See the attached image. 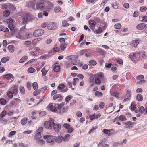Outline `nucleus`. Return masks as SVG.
<instances>
[{"label":"nucleus","instance_id":"nucleus-1","mask_svg":"<svg viewBox=\"0 0 147 147\" xmlns=\"http://www.w3.org/2000/svg\"><path fill=\"white\" fill-rule=\"evenodd\" d=\"M22 19L23 20V24L25 25L29 21L33 20H34V17L30 13H27L22 17Z\"/></svg>","mask_w":147,"mask_h":147},{"label":"nucleus","instance_id":"nucleus-2","mask_svg":"<svg viewBox=\"0 0 147 147\" xmlns=\"http://www.w3.org/2000/svg\"><path fill=\"white\" fill-rule=\"evenodd\" d=\"M43 138L45 139H47L46 141L47 143H52V145L55 144L54 141L55 140V136L47 135L43 136Z\"/></svg>","mask_w":147,"mask_h":147},{"label":"nucleus","instance_id":"nucleus-3","mask_svg":"<svg viewBox=\"0 0 147 147\" xmlns=\"http://www.w3.org/2000/svg\"><path fill=\"white\" fill-rule=\"evenodd\" d=\"M59 41L60 42V47L61 50H64L67 46V44L65 43V38H60Z\"/></svg>","mask_w":147,"mask_h":147},{"label":"nucleus","instance_id":"nucleus-4","mask_svg":"<svg viewBox=\"0 0 147 147\" xmlns=\"http://www.w3.org/2000/svg\"><path fill=\"white\" fill-rule=\"evenodd\" d=\"M45 1L42 0L36 4V8L37 9L43 10L45 8Z\"/></svg>","mask_w":147,"mask_h":147},{"label":"nucleus","instance_id":"nucleus-5","mask_svg":"<svg viewBox=\"0 0 147 147\" xmlns=\"http://www.w3.org/2000/svg\"><path fill=\"white\" fill-rule=\"evenodd\" d=\"M44 31L42 29H38L34 31L33 36L35 37H38L44 34Z\"/></svg>","mask_w":147,"mask_h":147},{"label":"nucleus","instance_id":"nucleus-6","mask_svg":"<svg viewBox=\"0 0 147 147\" xmlns=\"http://www.w3.org/2000/svg\"><path fill=\"white\" fill-rule=\"evenodd\" d=\"M123 124L125 125L124 128L127 129H130L133 127V123L131 121H127L123 123Z\"/></svg>","mask_w":147,"mask_h":147},{"label":"nucleus","instance_id":"nucleus-7","mask_svg":"<svg viewBox=\"0 0 147 147\" xmlns=\"http://www.w3.org/2000/svg\"><path fill=\"white\" fill-rule=\"evenodd\" d=\"M27 3L26 5L27 7L31 8L33 9H34V6L35 5L36 0H32Z\"/></svg>","mask_w":147,"mask_h":147},{"label":"nucleus","instance_id":"nucleus-8","mask_svg":"<svg viewBox=\"0 0 147 147\" xmlns=\"http://www.w3.org/2000/svg\"><path fill=\"white\" fill-rule=\"evenodd\" d=\"M57 28L56 23L54 22H51L47 26V28L50 30H55Z\"/></svg>","mask_w":147,"mask_h":147},{"label":"nucleus","instance_id":"nucleus-9","mask_svg":"<svg viewBox=\"0 0 147 147\" xmlns=\"http://www.w3.org/2000/svg\"><path fill=\"white\" fill-rule=\"evenodd\" d=\"M139 55V54L138 52H134L130 54L129 57L133 61L135 59L138 58Z\"/></svg>","mask_w":147,"mask_h":147},{"label":"nucleus","instance_id":"nucleus-10","mask_svg":"<svg viewBox=\"0 0 147 147\" xmlns=\"http://www.w3.org/2000/svg\"><path fill=\"white\" fill-rule=\"evenodd\" d=\"M25 29V26H24L20 30L19 32H18L16 34V36L18 38L20 39L24 40L25 39V37L22 36L21 35V31L22 30H24Z\"/></svg>","mask_w":147,"mask_h":147},{"label":"nucleus","instance_id":"nucleus-11","mask_svg":"<svg viewBox=\"0 0 147 147\" xmlns=\"http://www.w3.org/2000/svg\"><path fill=\"white\" fill-rule=\"evenodd\" d=\"M53 125V129L56 133L59 132L61 129V126L59 124L56 123Z\"/></svg>","mask_w":147,"mask_h":147},{"label":"nucleus","instance_id":"nucleus-12","mask_svg":"<svg viewBox=\"0 0 147 147\" xmlns=\"http://www.w3.org/2000/svg\"><path fill=\"white\" fill-rule=\"evenodd\" d=\"M65 87V86L63 83H61L58 86L57 89L58 90H61V92L62 93H65L68 90V89L63 90Z\"/></svg>","mask_w":147,"mask_h":147},{"label":"nucleus","instance_id":"nucleus-13","mask_svg":"<svg viewBox=\"0 0 147 147\" xmlns=\"http://www.w3.org/2000/svg\"><path fill=\"white\" fill-rule=\"evenodd\" d=\"M53 99L54 100H56L58 99V102H60L63 99V97L61 94H56L53 96Z\"/></svg>","mask_w":147,"mask_h":147},{"label":"nucleus","instance_id":"nucleus-14","mask_svg":"<svg viewBox=\"0 0 147 147\" xmlns=\"http://www.w3.org/2000/svg\"><path fill=\"white\" fill-rule=\"evenodd\" d=\"M44 126L47 129H51L52 128L53 125L49 122V121H45L44 123Z\"/></svg>","mask_w":147,"mask_h":147},{"label":"nucleus","instance_id":"nucleus-15","mask_svg":"<svg viewBox=\"0 0 147 147\" xmlns=\"http://www.w3.org/2000/svg\"><path fill=\"white\" fill-rule=\"evenodd\" d=\"M146 25L144 23H140L136 26V28L138 30H142L145 28Z\"/></svg>","mask_w":147,"mask_h":147},{"label":"nucleus","instance_id":"nucleus-16","mask_svg":"<svg viewBox=\"0 0 147 147\" xmlns=\"http://www.w3.org/2000/svg\"><path fill=\"white\" fill-rule=\"evenodd\" d=\"M63 140V136H59L57 137H55V140L56 143H61Z\"/></svg>","mask_w":147,"mask_h":147},{"label":"nucleus","instance_id":"nucleus-17","mask_svg":"<svg viewBox=\"0 0 147 147\" xmlns=\"http://www.w3.org/2000/svg\"><path fill=\"white\" fill-rule=\"evenodd\" d=\"M139 43V42L138 40H134L131 41V45L132 46L136 48Z\"/></svg>","mask_w":147,"mask_h":147},{"label":"nucleus","instance_id":"nucleus-18","mask_svg":"<svg viewBox=\"0 0 147 147\" xmlns=\"http://www.w3.org/2000/svg\"><path fill=\"white\" fill-rule=\"evenodd\" d=\"M63 141L64 142H67L69 141L70 138V134H67L65 135L63 137Z\"/></svg>","mask_w":147,"mask_h":147},{"label":"nucleus","instance_id":"nucleus-19","mask_svg":"<svg viewBox=\"0 0 147 147\" xmlns=\"http://www.w3.org/2000/svg\"><path fill=\"white\" fill-rule=\"evenodd\" d=\"M89 24L90 26V28L91 29H93L94 27L96 24L95 21L92 20H89Z\"/></svg>","mask_w":147,"mask_h":147},{"label":"nucleus","instance_id":"nucleus-20","mask_svg":"<svg viewBox=\"0 0 147 147\" xmlns=\"http://www.w3.org/2000/svg\"><path fill=\"white\" fill-rule=\"evenodd\" d=\"M95 76V75L92 74H90L89 79H88L89 83L94 82V81Z\"/></svg>","mask_w":147,"mask_h":147},{"label":"nucleus","instance_id":"nucleus-21","mask_svg":"<svg viewBox=\"0 0 147 147\" xmlns=\"http://www.w3.org/2000/svg\"><path fill=\"white\" fill-rule=\"evenodd\" d=\"M42 135L41 133L40 132H38L34 136V139L35 140H38L41 138Z\"/></svg>","mask_w":147,"mask_h":147},{"label":"nucleus","instance_id":"nucleus-22","mask_svg":"<svg viewBox=\"0 0 147 147\" xmlns=\"http://www.w3.org/2000/svg\"><path fill=\"white\" fill-rule=\"evenodd\" d=\"M136 99L138 102L141 101L143 100V97L141 94H138L136 95Z\"/></svg>","mask_w":147,"mask_h":147},{"label":"nucleus","instance_id":"nucleus-23","mask_svg":"<svg viewBox=\"0 0 147 147\" xmlns=\"http://www.w3.org/2000/svg\"><path fill=\"white\" fill-rule=\"evenodd\" d=\"M113 130V129L108 130L106 129H104L103 130V132L104 134H107L108 136H110L111 135V133L110 132H111V130Z\"/></svg>","mask_w":147,"mask_h":147},{"label":"nucleus","instance_id":"nucleus-24","mask_svg":"<svg viewBox=\"0 0 147 147\" xmlns=\"http://www.w3.org/2000/svg\"><path fill=\"white\" fill-rule=\"evenodd\" d=\"M28 57L26 55L22 57V58L19 61V63H23L25 62L27 59Z\"/></svg>","mask_w":147,"mask_h":147},{"label":"nucleus","instance_id":"nucleus-25","mask_svg":"<svg viewBox=\"0 0 147 147\" xmlns=\"http://www.w3.org/2000/svg\"><path fill=\"white\" fill-rule=\"evenodd\" d=\"M13 77L12 74H7L3 75V78L5 79L9 80L10 79L11 76Z\"/></svg>","mask_w":147,"mask_h":147},{"label":"nucleus","instance_id":"nucleus-26","mask_svg":"<svg viewBox=\"0 0 147 147\" xmlns=\"http://www.w3.org/2000/svg\"><path fill=\"white\" fill-rule=\"evenodd\" d=\"M7 48L11 53H13L14 52V47L13 45H9L8 46Z\"/></svg>","mask_w":147,"mask_h":147},{"label":"nucleus","instance_id":"nucleus-27","mask_svg":"<svg viewBox=\"0 0 147 147\" xmlns=\"http://www.w3.org/2000/svg\"><path fill=\"white\" fill-rule=\"evenodd\" d=\"M9 56H6L3 58H2L1 61L2 63H5L9 60Z\"/></svg>","mask_w":147,"mask_h":147},{"label":"nucleus","instance_id":"nucleus-28","mask_svg":"<svg viewBox=\"0 0 147 147\" xmlns=\"http://www.w3.org/2000/svg\"><path fill=\"white\" fill-rule=\"evenodd\" d=\"M20 93L22 94H25V88L22 86H20L19 88Z\"/></svg>","mask_w":147,"mask_h":147},{"label":"nucleus","instance_id":"nucleus-29","mask_svg":"<svg viewBox=\"0 0 147 147\" xmlns=\"http://www.w3.org/2000/svg\"><path fill=\"white\" fill-rule=\"evenodd\" d=\"M8 27L9 29H10V30L13 31H14V28L15 26L14 25L13 23L9 24H8Z\"/></svg>","mask_w":147,"mask_h":147},{"label":"nucleus","instance_id":"nucleus-30","mask_svg":"<svg viewBox=\"0 0 147 147\" xmlns=\"http://www.w3.org/2000/svg\"><path fill=\"white\" fill-rule=\"evenodd\" d=\"M50 109L51 111L53 112H56V109L55 107L51 105L49 106Z\"/></svg>","mask_w":147,"mask_h":147},{"label":"nucleus","instance_id":"nucleus-31","mask_svg":"<svg viewBox=\"0 0 147 147\" xmlns=\"http://www.w3.org/2000/svg\"><path fill=\"white\" fill-rule=\"evenodd\" d=\"M13 88H14L13 90V93L14 95H16L17 94L18 92V88L16 87L15 85L13 86Z\"/></svg>","mask_w":147,"mask_h":147},{"label":"nucleus","instance_id":"nucleus-32","mask_svg":"<svg viewBox=\"0 0 147 147\" xmlns=\"http://www.w3.org/2000/svg\"><path fill=\"white\" fill-rule=\"evenodd\" d=\"M7 103V101L4 98H0V104L2 105H4Z\"/></svg>","mask_w":147,"mask_h":147},{"label":"nucleus","instance_id":"nucleus-33","mask_svg":"<svg viewBox=\"0 0 147 147\" xmlns=\"http://www.w3.org/2000/svg\"><path fill=\"white\" fill-rule=\"evenodd\" d=\"M27 119L26 118H24L21 120V123L22 125H24L27 123Z\"/></svg>","mask_w":147,"mask_h":147},{"label":"nucleus","instance_id":"nucleus-34","mask_svg":"<svg viewBox=\"0 0 147 147\" xmlns=\"http://www.w3.org/2000/svg\"><path fill=\"white\" fill-rule=\"evenodd\" d=\"M95 83L97 85H99L101 83V80L100 78L98 77L95 78Z\"/></svg>","mask_w":147,"mask_h":147},{"label":"nucleus","instance_id":"nucleus-35","mask_svg":"<svg viewBox=\"0 0 147 147\" xmlns=\"http://www.w3.org/2000/svg\"><path fill=\"white\" fill-rule=\"evenodd\" d=\"M114 27L115 29H119L121 28V25L120 23H116L114 25Z\"/></svg>","mask_w":147,"mask_h":147},{"label":"nucleus","instance_id":"nucleus-36","mask_svg":"<svg viewBox=\"0 0 147 147\" xmlns=\"http://www.w3.org/2000/svg\"><path fill=\"white\" fill-rule=\"evenodd\" d=\"M4 16L7 17L10 15V11L8 10H6L3 12Z\"/></svg>","mask_w":147,"mask_h":147},{"label":"nucleus","instance_id":"nucleus-37","mask_svg":"<svg viewBox=\"0 0 147 147\" xmlns=\"http://www.w3.org/2000/svg\"><path fill=\"white\" fill-rule=\"evenodd\" d=\"M118 118L119 120L122 121L126 120V117L123 115H120L119 117Z\"/></svg>","mask_w":147,"mask_h":147},{"label":"nucleus","instance_id":"nucleus-38","mask_svg":"<svg viewBox=\"0 0 147 147\" xmlns=\"http://www.w3.org/2000/svg\"><path fill=\"white\" fill-rule=\"evenodd\" d=\"M53 69L54 71L57 72L60 70V66L59 65L54 66Z\"/></svg>","mask_w":147,"mask_h":147},{"label":"nucleus","instance_id":"nucleus-39","mask_svg":"<svg viewBox=\"0 0 147 147\" xmlns=\"http://www.w3.org/2000/svg\"><path fill=\"white\" fill-rule=\"evenodd\" d=\"M32 87L34 90L37 89L38 87V85L37 83L36 82H34L32 83Z\"/></svg>","mask_w":147,"mask_h":147},{"label":"nucleus","instance_id":"nucleus-40","mask_svg":"<svg viewBox=\"0 0 147 147\" xmlns=\"http://www.w3.org/2000/svg\"><path fill=\"white\" fill-rule=\"evenodd\" d=\"M145 110V109L143 106H140L139 109V111L140 113L143 114L144 111Z\"/></svg>","mask_w":147,"mask_h":147},{"label":"nucleus","instance_id":"nucleus-41","mask_svg":"<svg viewBox=\"0 0 147 147\" xmlns=\"http://www.w3.org/2000/svg\"><path fill=\"white\" fill-rule=\"evenodd\" d=\"M36 71L35 69L34 68L32 67H29L28 69V71L29 73H33Z\"/></svg>","mask_w":147,"mask_h":147},{"label":"nucleus","instance_id":"nucleus-42","mask_svg":"<svg viewBox=\"0 0 147 147\" xmlns=\"http://www.w3.org/2000/svg\"><path fill=\"white\" fill-rule=\"evenodd\" d=\"M89 64L95 66L97 64L96 61L94 60H91L89 61Z\"/></svg>","mask_w":147,"mask_h":147},{"label":"nucleus","instance_id":"nucleus-43","mask_svg":"<svg viewBox=\"0 0 147 147\" xmlns=\"http://www.w3.org/2000/svg\"><path fill=\"white\" fill-rule=\"evenodd\" d=\"M13 93L11 91H9L7 93V95L9 98H11L13 97Z\"/></svg>","mask_w":147,"mask_h":147},{"label":"nucleus","instance_id":"nucleus-44","mask_svg":"<svg viewBox=\"0 0 147 147\" xmlns=\"http://www.w3.org/2000/svg\"><path fill=\"white\" fill-rule=\"evenodd\" d=\"M40 116L41 117H43L46 114V112L45 111H39Z\"/></svg>","mask_w":147,"mask_h":147},{"label":"nucleus","instance_id":"nucleus-45","mask_svg":"<svg viewBox=\"0 0 147 147\" xmlns=\"http://www.w3.org/2000/svg\"><path fill=\"white\" fill-rule=\"evenodd\" d=\"M35 90V91H34V92H33V94L34 96H36L38 95L41 92L40 91V90Z\"/></svg>","mask_w":147,"mask_h":147},{"label":"nucleus","instance_id":"nucleus-46","mask_svg":"<svg viewBox=\"0 0 147 147\" xmlns=\"http://www.w3.org/2000/svg\"><path fill=\"white\" fill-rule=\"evenodd\" d=\"M102 92H100L98 91H97L95 92V96H97V97H100L102 95Z\"/></svg>","mask_w":147,"mask_h":147},{"label":"nucleus","instance_id":"nucleus-47","mask_svg":"<svg viewBox=\"0 0 147 147\" xmlns=\"http://www.w3.org/2000/svg\"><path fill=\"white\" fill-rule=\"evenodd\" d=\"M37 143L38 144L42 145L45 144V142L42 139H40L37 141Z\"/></svg>","mask_w":147,"mask_h":147},{"label":"nucleus","instance_id":"nucleus-48","mask_svg":"<svg viewBox=\"0 0 147 147\" xmlns=\"http://www.w3.org/2000/svg\"><path fill=\"white\" fill-rule=\"evenodd\" d=\"M27 87L28 90H30L32 87L31 82H28L27 83Z\"/></svg>","mask_w":147,"mask_h":147},{"label":"nucleus","instance_id":"nucleus-49","mask_svg":"<svg viewBox=\"0 0 147 147\" xmlns=\"http://www.w3.org/2000/svg\"><path fill=\"white\" fill-rule=\"evenodd\" d=\"M7 114V112L6 111H3L0 114V117H3L5 116Z\"/></svg>","mask_w":147,"mask_h":147},{"label":"nucleus","instance_id":"nucleus-50","mask_svg":"<svg viewBox=\"0 0 147 147\" xmlns=\"http://www.w3.org/2000/svg\"><path fill=\"white\" fill-rule=\"evenodd\" d=\"M61 10V8L59 7H56L54 8V11H55L56 13L59 12Z\"/></svg>","mask_w":147,"mask_h":147},{"label":"nucleus","instance_id":"nucleus-51","mask_svg":"<svg viewBox=\"0 0 147 147\" xmlns=\"http://www.w3.org/2000/svg\"><path fill=\"white\" fill-rule=\"evenodd\" d=\"M63 26L64 27H67L69 24L66 22V20H63L62 22Z\"/></svg>","mask_w":147,"mask_h":147},{"label":"nucleus","instance_id":"nucleus-52","mask_svg":"<svg viewBox=\"0 0 147 147\" xmlns=\"http://www.w3.org/2000/svg\"><path fill=\"white\" fill-rule=\"evenodd\" d=\"M41 71L42 72V75L43 76H45V75H46L47 72V71L44 68L42 69Z\"/></svg>","mask_w":147,"mask_h":147},{"label":"nucleus","instance_id":"nucleus-53","mask_svg":"<svg viewBox=\"0 0 147 147\" xmlns=\"http://www.w3.org/2000/svg\"><path fill=\"white\" fill-rule=\"evenodd\" d=\"M55 105V107H56V109H57L59 110H61L62 108V106L59 105V104L57 103V104H54Z\"/></svg>","mask_w":147,"mask_h":147},{"label":"nucleus","instance_id":"nucleus-54","mask_svg":"<svg viewBox=\"0 0 147 147\" xmlns=\"http://www.w3.org/2000/svg\"><path fill=\"white\" fill-rule=\"evenodd\" d=\"M63 127L66 129H68L70 128V125L68 123H65L63 124Z\"/></svg>","mask_w":147,"mask_h":147},{"label":"nucleus","instance_id":"nucleus-55","mask_svg":"<svg viewBox=\"0 0 147 147\" xmlns=\"http://www.w3.org/2000/svg\"><path fill=\"white\" fill-rule=\"evenodd\" d=\"M0 121H1V123L5 124L7 123V120L3 118H0Z\"/></svg>","mask_w":147,"mask_h":147},{"label":"nucleus","instance_id":"nucleus-56","mask_svg":"<svg viewBox=\"0 0 147 147\" xmlns=\"http://www.w3.org/2000/svg\"><path fill=\"white\" fill-rule=\"evenodd\" d=\"M147 8L146 7L143 6L140 7V10L142 12H144L147 10Z\"/></svg>","mask_w":147,"mask_h":147},{"label":"nucleus","instance_id":"nucleus-57","mask_svg":"<svg viewBox=\"0 0 147 147\" xmlns=\"http://www.w3.org/2000/svg\"><path fill=\"white\" fill-rule=\"evenodd\" d=\"M71 97L72 96L71 95H68L65 98L66 102H67L69 101Z\"/></svg>","mask_w":147,"mask_h":147},{"label":"nucleus","instance_id":"nucleus-58","mask_svg":"<svg viewBox=\"0 0 147 147\" xmlns=\"http://www.w3.org/2000/svg\"><path fill=\"white\" fill-rule=\"evenodd\" d=\"M23 44L25 45H29L31 44V42L30 41H27L24 42Z\"/></svg>","mask_w":147,"mask_h":147},{"label":"nucleus","instance_id":"nucleus-59","mask_svg":"<svg viewBox=\"0 0 147 147\" xmlns=\"http://www.w3.org/2000/svg\"><path fill=\"white\" fill-rule=\"evenodd\" d=\"M117 63L119 64H122L123 63V61L120 58H118L117 59Z\"/></svg>","mask_w":147,"mask_h":147},{"label":"nucleus","instance_id":"nucleus-60","mask_svg":"<svg viewBox=\"0 0 147 147\" xmlns=\"http://www.w3.org/2000/svg\"><path fill=\"white\" fill-rule=\"evenodd\" d=\"M131 109L132 111H134L135 109V105L134 103H131L130 106Z\"/></svg>","mask_w":147,"mask_h":147},{"label":"nucleus","instance_id":"nucleus-61","mask_svg":"<svg viewBox=\"0 0 147 147\" xmlns=\"http://www.w3.org/2000/svg\"><path fill=\"white\" fill-rule=\"evenodd\" d=\"M67 129V132L69 133H72L73 131L74 130L73 128L72 127L69 128Z\"/></svg>","mask_w":147,"mask_h":147},{"label":"nucleus","instance_id":"nucleus-62","mask_svg":"<svg viewBox=\"0 0 147 147\" xmlns=\"http://www.w3.org/2000/svg\"><path fill=\"white\" fill-rule=\"evenodd\" d=\"M47 88V86H45L44 87L42 88H41V90H40V91H41V92H42V93H44L45 92V90H46Z\"/></svg>","mask_w":147,"mask_h":147},{"label":"nucleus","instance_id":"nucleus-63","mask_svg":"<svg viewBox=\"0 0 147 147\" xmlns=\"http://www.w3.org/2000/svg\"><path fill=\"white\" fill-rule=\"evenodd\" d=\"M76 114L77 116L78 117H81L82 115V114L80 111H77V113H76Z\"/></svg>","mask_w":147,"mask_h":147},{"label":"nucleus","instance_id":"nucleus-64","mask_svg":"<svg viewBox=\"0 0 147 147\" xmlns=\"http://www.w3.org/2000/svg\"><path fill=\"white\" fill-rule=\"evenodd\" d=\"M142 21L143 22H146L147 21V16H144L143 17V19H142Z\"/></svg>","mask_w":147,"mask_h":147}]
</instances>
